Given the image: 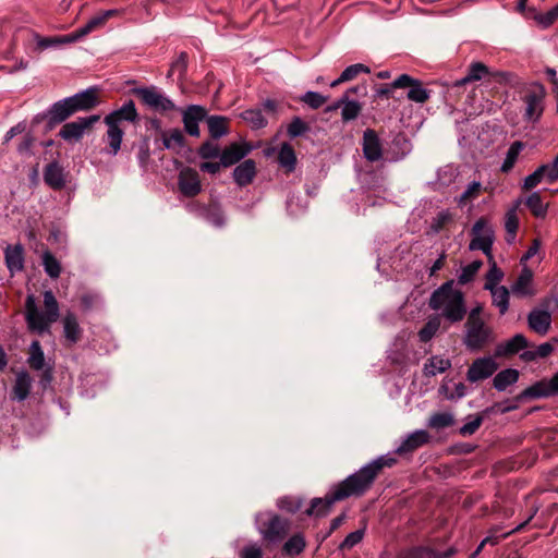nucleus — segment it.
<instances>
[{"label": "nucleus", "instance_id": "393cba45", "mask_svg": "<svg viewBox=\"0 0 558 558\" xmlns=\"http://www.w3.org/2000/svg\"><path fill=\"white\" fill-rule=\"evenodd\" d=\"M527 325L534 332L546 335L551 325V315L547 310L534 308L527 315Z\"/></svg>", "mask_w": 558, "mask_h": 558}, {"label": "nucleus", "instance_id": "09e8293b", "mask_svg": "<svg viewBox=\"0 0 558 558\" xmlns=\"http://www.w3.org/2000/svg\"><path fill=\"white\" fill-rule=\"evenodd\" d=\"M456 423L454 416L448 412L434 413L429 421L428 427L433 429L449 428V426Z\"/></svg>", "mask_w": 558, "mask_h": 558}, {"label": "nucleus", "instance_id": "8fccbe9b", "mask_svg": "<svg viewBox=\"0 0 558 558\" xmlns=\"http://www.w3.org/2000/svg\"><path fill=\"white\" fill-rule=\"evenodd\" d=\"M306 547V541L303 535L294 534L286 541L283 551L289 556L300 555Z\"/></svg>", "mask_w": 558, "mask_h": 558}, {"label": "nucleus", "instance_id": "7c9ffc66", "mask_svg": "<svg viewBox=\"0 0 558 558\" xmlns=\"http://www.w3.org/2000/svg\"><path fill=\"white\" fill-rule=\"evenodd\" d=\"M520 203L521 202L518 201L513 208L509 209L505 216L506 241L508 243H512L514 241L520 227V219L517 211Z\"/></svg>", "mask_w": 558, "mask_h": 558}, {"label": "nucleus", "instance_id": "58836bf2", "mask_svg": "<svg viewBox=\"0 0 558 558\" xmlns=\"http://www.w3.org/2000/svg\"><path fill=\"white\" fill-rule=\"evenodd\" d=\"M451 367V362L449 359H444L441 356H433L427 360L424 365V374L426 376H435L436 374H441L447 372Z\"/></svg>", "mask_w": 558, "mask_h": 558}, {"label": "nucleus", "instance_id": "9b49d317", "mask_svg": "<svg viewBox=\"0 0 558 558\" xmlns=\"http://www.w3.org/2000/svg\"><path fill=\"white\" fill-rule=\"evenodd\" d=\"M546 95L545 88L541 84H535L531 88L525 90L524 104H525V117L529 120L539 119L543 107L542 101Z\"/></svg>", "mask_w": 558, "mask_h": 558}, {"label": "nucleus", "instance_id": "5701e85b", "mask_svg": "<svg viewBox=\"0 0 558 558\" xmlns=\"http://www.w3.org/2000/svg\"><path fill=\"white\" fill-rule=\"evenodd\" d=\"M206 109L197 105H191L184 111V129L191 136L199 135L198 123L206 118Z\"/></svg>", "mask_w": 558, "mask_h": 558}, {"label": "nucleus", "instance_id": "603ef678", "mask_svg": "<svg viewBox=\"0 0 558 558\" xmlns=\"http://www.w3.org/2000/svg\"><path fill=\"white\" fill-rule=\"evenodd\" d=\"M303 504L304 499L300 496H284L277 499V506L289 513L299 512Z\"/></svg>", "mask_w": 558, "mask_h": 558}, {"label": "nucleus", "instance_id": "b1692460", "mask_svg": "<svg viewBox=\"0 0 558 558\" xmlns=\"http://www.w3.org/2000/svg\"><path fill=\"white\" fill-rule=\"evenodd\" d=\"M429 439L430 437L427 430H415L402 441L400 447L396 449V453L399 456L413 453L414 450L427 445Z\"/></svg>", "mask_w": 558, "mask_h": 558}, {"label": "nucleus", "instance_id": "69168bd1", "mask_svg": "<svg viewBox=\"0 0 558 558\" xmlns=\"http://www.w3.org/2000/svg\"><path fill=\"white\" fill-rule=\"evenodd\" d=\"M453 220L452 215L449 211H439L437 216L434 218L430 228L434 233H439L441 230Z\"/></svg>", "mask_w": 558, "mask_h": 558}, {"label": "nucleus", "instance_id": "338daca9", "mask_svg": "<svg viewBox=\"0 0 558 558\" xmlns=\"http://www.w3.org/2000/svg\"><path fill=\"white\" fill-rule=\"evenodd\" d=\"M364 531L355 530L350 532L348 536L344 537L343 542L340 544V550H350L353 546L359 544L363 539Z\"/></svg>", "mask_w": 558, "mask_h": 558}, {"label": "nucleus", "instance_id": "37998d69", "mask_svg": "<svg viewBox=\"0 0 558 558\" xmlns=\"http://www.w3.org/2000/svg\"><path fill=\"white\" fill-rule=\"evenodd\" d=\"M527 16L536 21L541 27L548 28L549 25L554 24L555 21L558 20V4L545 14L537 12L535 8H529Z\"/></svg>", "mask_w": 558, "mask_h": 558}, {"label": "nucleus", "instance_id": "a19ab883", "mask_svg": "<svg viewBox=\"0 0 558 558\" xmlns=\"http://www.w3.org/2000/svg\"><path fill=\"white\" fill-rule=\"evenodd\" d=\"M525 206L532 211L533 217L544 218L548 211V205L544 204L541 193L534 192L527 196Z\"/></svg>", "mask_w": 558, "mask_h": 558}, {"label": "nucleus", "instance_id": "412c9836", "mask_svg": "<svg viewBox=\"0 0 558 558\" xmlns=\"http://www.w3.org/2000/svg\"><path fill=\"white\" fill-rule=\"evenodd\" d=\"M457 554L456 547H449L447 551H437L429 546H412L401 550L398 558H451Z\"/></svg>", "mask_w": 558, "mask_h": 558}, {"label": "nucleus", "instance_id": "ea45409f", "mask_svg": "<svg viewBox=\"0 0 558 558\" xmlns=\"http://www.w3.org/2000/svg\"><path fill=\"white\" fill-rule=\"evenodd\" d=\"M441 326V316L434 315L428 318L424 326L418 331V338L422 342H428L433 337L436 336L438 329Z\"/></svg>", "mask_w": 558, "mask_h": 558}, {"label": "nucleus", "instance_id": "423d86ee", "mask_svg": "<svg viewBox=\"0 0 558 558\" xmlns=\"http://www.w3.org/2000/svg\"><path fill=\"white\" fill-rule=\"evenodd\" d=\"M251 150L252 146L248 143H232L222 150L218 146H211V160L219 159L223 168H230L243 160Z\"/></svg>", "mask_w": 558, "mask_h": 558}, {"label": "nucleus", "instance_id": "0eeeda50", "mask_svg": "<svg viewBox=\"0 0 558 558\" xmlns=\"http://www.w3.org/2000/svg\"><path fill=\"white\" fill-rule=\"evenodd\" d=\"M465 336L463 343L471 351L484 349L492 339V330L485 322L465 323Z\"/></svg>", "mask_w": 558, "mask_h": 558}, {"label": "nucleus", "instance_id": "7ed1b4c3", "mask_svg": "<svg viewBox=\"0 0 558 558\" xmlns=\"http://www.w3.org/2000/svg\"><path fill=\"white\" fill-rule=\"evenodd\" d=\"M257 525L264 539L270 542V544H277V542L286 538L291 529L289 520L271 512L257 514Z\"/></svg>", "mask_w": 558, "mask_h": 558}, {"label": "nucleus", "instance_id": "f03ea898", "mask_svg": "<svg viewBox=\"0 0 558 558\" xmlns=\"http://www.w3.org/2000/svg\"><path fill=\"white\" fill-rule=\"evenodd\" d=\"M428 306L434 311L440 310V318L444 317L449 324L461 323L468 315L464 294L456 289L453 280L444 282L432 292Z\"/></svg>", "mask_w": 558, "mask_h": 558}, {"label": "nucleus", "instance_id": "3c124183", "mask_svg": "<svg viewBox=\"0 0 558 558\" xmlns=\"http://www.w3.org/2000/svg\"><path fill=\"white\" fill-rule=\"evenodd\" d=\"M162 143L167 149L180 150L185 146V138L181 130L173 129L169 135H163Z\"/></svg>", "mask_w": 558, "mask_h": 558}, {"label": "nucleus", "instance_id": "2eb2a0df", "mask_svg": "<svg viewBox=\"0 0 558 558\" xmlns=\"http://www.w3.org/2000/svg\"><path fill=\"white\" fill-rule=\"evenodd\" d=\"M75 112L68 100V97L56 101L50 106L46 113H44L43 119L47 121V128L53 129L56 125L64 122Z\"/></svg>", "mask_w": 558, "mask_h": 558}, {"label": "nucleus", "instance_id": "f257e3e1", "mask_svg": "<svg viewBox=\"0 0 558 558\" xmlns=\"http://www.w3.org/2000/svg\"><path fill=\"white\" fill-rule=\"evenodd\" d=\"M397 463L396 458L380 456L371 463L363 465L361 470L349 476L337 485H333L325 497H315L312 499L311 505L305 510L306 515H316L322 518L326 515L331 506L340 500L350 497H362L371 489L374 482L385 468H391Z\"/></svg>", "mask_w": 558, "mask_h": 558}, {"label": "nucleus", "instance_id": "bf43d9fd", "mask_svg": "<svg viewBox=\"0 0 558 558\" xmlns=\"http://www.w3.org/2000/svg\"><path fill=\"white\" fill-rule=\"evenodd\" d=\"M300 102H304L308 107H311L313 110H317V108H320L323 105H325L328 101L327 96H323L319 93L315 92H307L304 95L300 96L298 98Z\"/></svg>", "mask_w": 558, "mask_h": 558}, {"label": "nucleus", "instance_id": "13d9d810", "mask_svg": "<svg viewBox=\"0 0 558 558\" xmlns=\"http://www.w3.org/2000/svg\"><path fill=\"white\" fill-rule=\"evenodd\" d=\"M137 161L140 167L146 171L150 161V143L147 136H144L137 146Z\"/></svg>", "mask_w": 558, "mask_h": 558}, {"label": "nucleus", "instance_id": "473e14b6", "mask_svg": "<svg viewBox=\"0 0 558 558\" xmlns=\"http://www.w3.org/2000/svg\"><path fill=\"white\" fill-rule=\"evenodd\" d=\"M520 377V372L517 371V368H505V371H501L496 374V376L493 379V387L497 389L498 391H504L510 385L517 383Z\"/></svg>", "mask_w": 558, "mask_h": 558}, {"label": "nucleus", "instance_id": "a211bd4d", "mask_svg": "<svg viewBox=\"0 0 558 558\" xmlns=\"http://www.w3.org/2000/svg\"><path fill=\"white\" fill-rule=\"evenodd\" d=\"M74 112L89 111L98 106L99 97L96 87H89L68 97Z\"/></svg>", "mask_w": 558, "mask_h": 558}, {"label": "nucleus", "instance_id": "aec40b11", "mask_svg": "<svg viewBox=\"0 0 558 558\" xmlns=\"http://www.w3.org/2000/svg\"><path fill=\"white\" fill-rule=\"evenodd\" d=\"M44 181L53 191H61L66 185V172L59 161L53 160L44 169Z\"/></svg>", "mask_w": 558, "mask_h": 558}, {"label": "nucleus", "instance_id": "0e129e2a", "mask_svg": "<svg viewBox=\"0 0 558 558\" xmlns=\"http://www.w3.org/2000/svg\"><path fill=\"white\" fill-rule=\"evenodd\" d=\"M117 14H118V10H114V9L106 10V11H102L101 13L90 17L87 22L95 31V29L102 27L110 17L116 16Z\"/></svg>", "mask_w": 558, "mask_h": 558}, {"label": "nucleus", "instance_id": "052dcab7", "mask_svg": "<svg viewBox=\"0 0 558 558\" xmlns=\"http://www.w3.org/2000/svg\"><path fill=\"white\" fill-rule=\"evenodd\" d=\"M44 304L45 313L50 317V322H56L59 317V304L52 291L44 293Z\"/></svg>", "mask_w": 558, "mask_h": 558}, {"label": "nucleus", "instance_id": "dca6fc26", "mask_svg": "<svg viewBox=\"0 0 558 558\" xmlns=\"http://www.w3.org/2000/svg\"><path fill=\"white\" fill-rule=\"evenodd\" d=\"M514 408L515 405L502 407L500 403H496L489 408H486L483 412L473 416L470 422L463 424V426L459 429V433L462 435V437H469V435L477 432L486 416L490 415L492 413H508L511 412V410Z\"/></svg>", "mask_w": 558, "mask_h": 558}, {"label": "nucleus", "instance_id": "20e7f679", "mask_svg": "<svg viewBox=\"0 0 558 558\" xmlns=\"http://www.w3.org/2000/svg\"><path fill=\"white\" fill-rule=\"evenodd\" d=\"M471 241L469 242L470 251H483L488 260H492L493 243L495 241L494 229L488 222V219L481 217L475 220L472 228L470 229Z\"/></svg>", "mask_w": 558, "mask_h": 558}, {"label": "nucleus", "instance_id": "5fc2aeb1", "mask_svg": "<svg viewBox=\"0 0 558 558\" xmlns=\"http://www.w3.org/2000/svg\"><path fill=\"white\" fill-rule=\"evenodd\" d=\"M522 148H523V144L521 142H514L511 144V146L509 147V149L506 154L505 161L501 165V171L509 172L510 170L513 169L514 163L517 162V160L519 158V154Z\"/></svg>", "mask_w": 558, "mask_h": 558}, {"label": "nucleus", "instance_id": "79ce46f5", "mask_svg": "<svg viewBox=\"0 0 558 558\" xmlns=\"http://www.w3.org/2000/svg\"><path fill=\"white\" fill-rule=\"evenodd\" d=\"M41 264L45 272L51 278L57 279L61 275V264L50 251H45L41 255Z\"/></svg>", "mask_w": 558, "mask_h": 558}, {"label": "nucleus", "instance_id": "4be33fe9", "mask_svg": "<svg viewBox=\"0 0 558 558\" xmlns=\"http://www.w3.org/2000/svg\"><path fill=\"white\" fill-rule=\"evenodd\" d=\"M530 347L529 341L526 340V336L522 333H517L512 336L511 339L497 343V348L495 350L496 357H506L513 356L518 354L521 350H524Z\"/></svg>", "mask_w": 558, "mask_h": 558}, {"label": "nucleus", "instance_id": "f704fd0d", "mask_svg": "<svg viewBox=\"0 0 558 558\" xmlns=\"http://www.w3.org/2000/svg\"><path fill=\"white\" fill-rule=\"evenodd\" d=\"M107 125L106 138L108 143L107 153L111 156H116L121 149V144L124 135V131L121 126H114L111 124Z\"/></svg>", "mask_w": 558, "mask_h": 558}, {"label": "nucleus", "instance_id": "2f4dec72", "mask_svg": "<svg viewBox=\"0 0 558 558\" xmlns=\"http://www.w3.org/2000/svg\"><path fill=\"white\" fill-rule=\"evenodd\" d=\"M277 161L286 172H292L298 162L296 154L291 144L283 143L278 151Z\"/></svg>", "mask_w": 558, "mask_h": 558}, {"label": "nucleus", "instance_id": "a18cd8bd", "mask_svg": "<svg viewBox=\"0 0 558 558\" xmlns=\"http://www.w3.org/2000/svg\"><path fill=\"white\" fill-rule=\"evenodd\" d=\"M493 305L498 307L499 314L505 315L509 308L510 292L506 286H499L498 289L490 292Z\"/></svg>", "mask_w": 558, "mask_h": 558}, {"label": "nucleus", "instance_id": "774afa93", "mask_svg": "<svg viewBox=\"0 0 558 558\" xmlns=\"http://www.w3.org/2000/svg\"><path fill=\"white\" fill-rule=\"evenodd\" d=\"M34 144H35V137L33 134L31 133H27L26 135H24V137L22 138L21 143L19 144L16 150L20 155H24V156H32L34 153H33V147H34Z\"/></svg>", "mask_w": 558, "mask_h": 558}, {"label": "nucleus", "instance_id": "c756f323", "mask_svg": "<svg viewBox=\"0 0 558 558\" xmlns=\"http://www.w3.org/2000/svg\"><path fill=\"white\" fill-rule=\"evenodd\" d=\"M486 74H489V69L483 62H473L469 65V72L464 77L457 80L453 87L460 88L466 85V83L482 80Z\"/></svg>", "mask_w": 558, "mask_h": 558}, {"label": "nucleus", "instance_id": "c9c22d12", "mask_svg": "<svg viewBox=\"0 0 558 558\" xmlns=\"http://www.w3.org/2000/svg\"><path fill=\"white\" fill-rule=\"evenodd\" d=\"M360 73H371L369 66L365 65L363 63L350 64L347 69H344L342 71V73L340 74V77H338L337 80H333L330 83V86L337 87V86L341 85V83L352 81V80L356 78V76Z\"/></svg>", "mask_w": 558, "mask_h": 558}, {"label": "nucleus", "instance_id": "4c0bfd02", "mask_svg": "<svg viewBox=\"0 0 558 558\" xmlns=\"http://www.w3.org/2000/svg\"><path fill=\"white\" fill-rule=\"evenodd\" d=\"M551 396V391L549 388V383H543L538 381L533 384L531 387L525 388L523 391L520 392L518 396V400H526V399H536L542 397H548Z\"/></svg>", "mask_w": 558, "mask_h": 558}, {"label": "nucleus", "instance_id": "f8f14e48", "mask_svg": "<svg viewBox=\"0 0 558 558\" xmlns=\"http://www.w3.org/2000/svg\"><path fill=\"white\" fill-rule=\"evenodd\" d=\"M178 189L185 197H194L202 191L199 174L195 169L184 167L178 175Z\"/></svg>", "mask_w": 558, "mask_h": 558}, {"label": "nucleus", "instance_id": "e433bc0d", "mask_svg": "<svg viewBox=\"0 0 558 558\" xmlns=\"http://www.w3.org/2000/svg\"><path fill=\"white\" fill-rule=\"evenodd\" d=\"M490 268L485 275V283H484V290L487 291H494L498 289V283L502 281L505 274L504 270L497 267L496 260L494 257H492V260H488Z\"/></svg>", "mask_w": 558, "mask_h": 558}, {"label": "nucleus", "instance_id": "72a5a7b5", "mask_svg": "<svg viewBox=\"0 0 558 558\" xmlns=\"http://www.w3.org/2000/svg\"><path fill=\"white\" fill-rule=\"evenodd\" d=\"M337 106H342L343 122L355 120L363 110L362 104L350 100V98H348V95H342L338 99Z\"/></svg>", "mask_w": 558, "mask_h": 558}, {"label": "nucleus", "instance_id": "ddd939ff", "mask_svg": "<svg viewBox=\"0 0 558 558\" xmlns=\"http://www.w3.org/2000/svg\"><path fill=\"white\" fill-rule=\"evenodd\" d=\"M25 317L28 325V328L32 330H37L43 332L48 329L50 322V317L40 312L35 302L34 295H28L25 302Z\"/></svg>", "mask_w": 558, "mask_h": 558}, {"label": "nucleus", "instance_id": "e2e57ef3", "mask_svg": "<svg viewBox=\"0 0 558 558\" xmlns=\"http://www.w3.org/2000/svg\"><path fill=\"white\" fill-rule=\"evenodd\" d=\"M482 192V185L478 182H472L468 185L463 194H461L459 204L465 205L466 203L476 199Z\"/></svg>", "mask_w": 558, "mask_h": 558}, {"label": "nucleus", "instance_id": "f3484780", "mask_svg": "<svg viewBox=\"0 0 558 558\" xmlns=\"http://www.w3.org/2000/svg\"><path fill=\"white\" fill-rule=\"evenodd\" d=\"M362 153L366 160L371 162L383 158V145L380 138L374 129H366L362 136Z\"/></svg>", "mask_w": 558, "mask_h": 558}, {"label": "nucleus", "instance_id": "de8ad7c7", "mask_svg": "<svg viewBox=\"0 0 558 558\" xmlns=\"http://www.w3.org/2000/svg\"><path fill=\"white\" fill-rule=\"evenodd\" d=\"M242 119L251 125L252 129H263L267 125V120L264 117L260 107L257 109H248L242 112Z\"/></svg>", "mask_w": 558, "mask_h": 558}, {"label": "nucleus", "instance_id": "6e6d98bb", "mask_svg": "<svg viewBox=\"0 0 558 558\" xmlns=\"http://www.w3.org/2000/svg\"><path fill=\"white\" fill-rule=\"evenodd\" d=\"M482 267L483 260L481 259H475L471 262L468 266L462 267L461 275L458 278L459 283L466 284L473 281Z\"/></svg>", "mask_w": 558, "mask_h": 558}, {"label": "nucleus", "instance_id": "c85d7f7f", "mask_svg": "<svg viewBox=\"0 0 558 558\" xmlns=\"http://www.w3.org/2000/svg\"><path fill=\"white\" fill-rule=\"evenodd\" d=\"M533 277H534L533 270L531 268L524 266L521 269L515 282L512 283L513 293L521 295L522 298H523V295L534 294V292L530 289V286L533 281Z\"/></svg>", "mask_w": 558, "mask_h": 558}, {"label": "nucleus", "instance_id": "1a4fd4ad", "mask_svg": "<svg viewBox=\"0 0 558 558\" xmlns=\"http://www.w3.org/2000/svg\"><path fill=\"white\" fill-rule=\"evenodd\" d=\"M393 87L410 88L407 97L410 101L424 104L429 98V90L423 87L421 80L413 78L410 74H400L398 78L392 81Z\"/></svg>", "mask_w": 558, "mask_h": 558}, {"label": "nucleus", "instance_id": "4d7b16f0", "mask_svg": "<svg viewBox=\"0 0 558 558\" xmlns=\"http://www.w3.org/2000/svg\"><path fill=\"white\" fill-rule=\"evenodd\" d=\"M310 130L311 126L306 121L302 120L300 117H294L287 126V135L290 138H295L305 135Z\"/></svg>", "mask_w": 558, "mask_h": 558}, {"label": "nucleus", "instance_id": "6ab92c4d", "mask_svg": "<svg viewBox=\"0 0 558 558\" xmlns=\"http://www.w3.org/2000/svg\"><path fill=\"white\" fill-rule=\"evenodd\" d=\"M4 263L11 276L25 268V250L21 243L8 244L4 248Z\"/></svg>", "mask_w": 558, "mask_h": 558}, {"label": "nucleus", "instance_id": "49530a36", "mask_svg": "<svg viewBox=\"0 0 558 558\" xmlns=\"http://www.w3.org/2000/svg\"><path fill=\"white\" fill-rule=\"evenodd\" d=\"M537 439L541 446L551 449L558 448V425L543 428L537 432Z\"/></svg>", "mask_w": 558, "mask_h": 558}, {"label": "nucleus", "instance_id": "cd10ccee", "mask_svg": "<svg viewBox=\"0 0 558 558\" xmlns=\"http://www.w3.org/2000/svg\"><path fill=\"white\" fill-rule=\"evenodd\" d=\"M82 328L80 327L75 314L68 312L63 317V336L70 344H75L82 337Z\"/></svg>", "mask_w": 558, "mask_h": 558}, {"label": "nucleus", "instance_id": "39448f33", "mask_svg": "<svg viewBox=\"0 0 558 558\" xmlns=\"http://www.w3.org/2000/svg\"><path fill=\"white\" fill-rule=\"evenodd\" d=\"M131 93L136 96L146 108L165 113L175 109L173 101L168 98L157 86L135 87Z\"/></svg>", "mask_w": 558, "mask_h": 558}, {"label": "nucleus", "instance_id": "6e6552de", "mask_svg": "<svg viewBox=\"0 0 558 558\" xmlns=\"http://www.w3.org/2000/svg\"><path fill=\"white\" fill-rule=\"evenodd\" d=\"M99 119V114L80 117L75 121L63 124L59 131V136L66 142H78L85 131L90 129Z\"/></svg>", "mask_w": 558, "mask_h": 558}, {"label": "nucleus", "instance_id": "9d476101", "mask_svg": "<svg viewBox=\"0 0 558 558\" xmlns=\"http://www.w3.org/2000/svg\"><path fill=\"white\" fill-rule=\"evenodd\" d=\"M498 364L492 356L476 357L468 367L466 380L478 383L488 379L496 373Z\"/></svg>", "mask_w": 558, "mask_h": 558}, {"label": "nucleus", "instance_id": "864d4df0", "mask_svg": "<svg viewBox=\"0 0 558 558\" xmlns=\"http://www.w3.org/2000/svg\"><path fill=\"white\" fill-rule=\"evenodd\" d=\"M230 119L220 117V114H211V138H219L229 132Z\"/></svg>", "mask_w": 558, "mask_h": 558}, {"label": "nucleus", "instance_id": "a878e982", "mask_svg": "<svg viewBox=\"0 0 558 558\" xmlns=\"http://www.w3.org/2000/svg\"><path fill=\"white\" fill-rule=\"evenodd\" d=\"M257 173L256 161L253 159H245L239 163L233 170V178L235 184L239 186H246L252 183Z\"/></svg>", "mask_w": 558, "mask_h": 558}, {"label": "nucleus", "instance_id": "c03bdc74", "mask_svg": "<svg viewBox=\"0 0 558 558\" xmlns=\"http://www.w3.org/2000/svg\"><path fill=\"white\" fill-rule=\"evenodd\" d=\"M27 363L35 371H40L45 366V354L38 340L31 343Z\"/></svg>", "mask_w": 558, "mask_h": 558}, {"label": "nucleus", "instance_id": "bb28decb", "mask_svg": "<svg viewBox=\"0 0 558 558\" xmlns=\"http://www.w3.org/2000/svg\"><path fill=\"white\" fill-rule=\"evenodd\" d=\"M33 379L26 371L20 372L12 388V399L24 401L31 393Z\"/></svg>", "mask_w": 558, "mask_h": 558}, {"label": "nucleus", "instance_id": "4468645a", "mask_svg": "<svg viewBox=\"0 0 558 558\" xmlns=\"http://www.w3.org/2000/svg\"><path fill=\"white\" fill-rule=\"evenodd\" d=\"M140 114L132 99L126 100L120 108L112 110L105 118V124L120 126L122 122L137 123Z\"/></svg>", "mask_w": 558, "mask_h": 558}, {"label": "nucleus", "instance_id": "680f3d73", "mask_svg": "<svg viewBox=\"0 0 558 558\" xmlns=\"http://www.w3.org/2000/svg\"><path fill=\"white\" fill-rule=\"evenodd\" d=\"M187 60H189L187 53L182 51L178 56V58L171 63L170 70H169V75L178 74V76H180V77L183 76L186 71V68H187Z\"/></svg>", "mask_w": 558, "mask_h": 558}]
</instances>
